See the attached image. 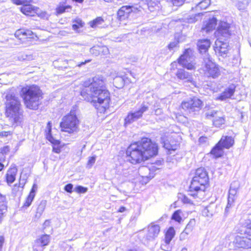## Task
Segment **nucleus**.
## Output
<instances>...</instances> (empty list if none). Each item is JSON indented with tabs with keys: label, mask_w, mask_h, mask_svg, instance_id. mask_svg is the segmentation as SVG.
I'll return each instance as SVG.
<instances>
[{
	"label": "nucleus",
	"mask_w": 251,
	"mask_h": 251,
	"mask_svg": "<svg viewBox=\"0 0 251 251\" xmlns=\"http://www.w3.org/2000/svg\"><path fill=\"white\" fill-rule=\"evenodd\" d=\"M208 182V176L205 170L203 168L197 169L189 187V195L195 199H202Z\"/></svg>",
	"instance_id": "7ed1b4c3"
},
{
	"label": "nucleus",
	"mask_w": 251,
	"mask_h": 251,
	"mask_svg": "<svg viewBox=\"0 0 251 251\" xmlns=\"http://www.w3.org/2000/svg\"><path fill=\"white\" fill-rule=\"evenodd\" d=\"M140 11L137 7L133 6H123L117 12V18L119 20L122 21L128 18L130 13H136Z\"/></svg>",
	"instance_id": "4468645a"
},
{
	"label": "nucleus",
	"mask_w": 251,
	"mask_h": 251,
	"mask_svg": "<svg viewBox=\"0 0 251 251\" xmlns=\"http://www.w3.org/2000/svg\"><path fill=\"white\" fill-rule=\"evenodd\" d=\"M239 187L240 184L238 181H234L231 183L228 192L229 198L234 200L236 199L237 198V191Z\"/></svg>",
	"instance_id": "a878e982"
},
{
	"label": "nucleus",
	"mask_w": 251,
	"mask_h": 251,
	"mask_svg": "<svg viewBox=\"0 0 251 251\" xmlns=\"http://www.w3.org/2000/svg\"><path fill=\"white\" fill-rule=\"evenodd\" d=\"M75 190L78 193H85L87 191L88 189L81 186H77L75 188Z\"/></svg>",
	"instance_id": "3c124183"
},
{
	"label": "nucleus",
	"mask_w": 251,
	"mask_h": 251,
	"mask_svg": "<svg viewBox=\"0 0 251 251\" xmlns=\"http://www.w3.org/2000/svg\"><path fill=\"white\" fill-rule=\"evenodd\" d=\"M51 123L50 122H49L47 124L46 127V133L47 135V138L50 141V139L52 138L51 135Z\"/></svg>",
	"instance_id": "37998d69"
},
{
	"label": "nucleus",
	"mask_w": 251,
	"mask_h": 251,
	"mask_svg": "<svg viewBox=\"0 0 251 251\" xmlns=\"http://www.w3.org/2000/svg\"><path fill=\"white\" fill-rule=\"evenodd\" d=\"M50 241V237L49 235L44 234L37 239L35 241L34 245L33 247L34 251H43L42 247L47 246Z\"/></svg>",
	"instance_id": "dca6fc26"
},
{
	"label": "nucleus",
	"mask_w": 251,
	"mask_h": 251,
	"mask_svg": "<svg viewBox=\"0 0 251 251\" xmlns=\"http://www.w3.org/2000/svg\"><path fill=\"white\" fill-rule=\"evenodd\" d=\"M18 59L20 61L32 60L34 59V57L32 54H23L18 56Z\"/></svg>",
	"instance_id": "79ce46f5"
},
{
	"label": "nucleus",
	"mask_w": 251,
	"mask_h": 251,
	"mask_svg": "<svg viewBox=\"0 0 251 251\" xmlns=\"http://www.w3.org/2000/svg\"><path fill=\"white\" fill-rule=\"evenodd\" d=\"M35 14H37L38 16L42 18H47L48 16V14L46 12L41 11L40 10L39 12H38V13H35Z\"/></svg>",
	"instance_id": "0e129e2a"
},
{
	"label": "nucleus",
	"mask_w": 251,
	"mask_h": 251,
	"mask_svg": "<svg viewBox=\"0 0 251 251\" xmlns=\"http://www.w3.org/2000/svg\"><path fill=\"white\" fill-rule=\"evenodd\" d=\"M205 74L208 77L217 78L221 74L220 70L217 65L208 59L207 61L205 60Z\"/></svg>",
	"instance_id": "ddd939ff"
},
{
	"label": "nucleus",
	"mask_w": 251,
	"mask_h": 251,
	"mask_svg": "<svg viewBox=\"0 0 251 251\" xmlns=\"http://www.w3.org/2000/svg\"><path fill=\"white\" fill-rule=\"evenodd\" d=\"M52 151L55 153H59L61 151L60 148L59 147H53Z\"/></svg>",
	"instance_id": "774afa93"
},
{
	"label": "nucleus",
	"mask_w": 251,
	"mask_h": 251,
	"mask_svg": "<svg viewBox=\"0 0 251 251\" xmlns=\"http://www.w3.org/2000/svg\"><path fill=\"white\" fill-rule=\"evenodd\" d=\"M234 142V141L232 137L223 136L218 143L219 145L222 147L223 149H229L233 146Z\"/></svg>",
	"instance_id": "393cba45"
},
{
	"label": "nucleus",
	"mask_w": 251,
	"mask_h": 251,
	"mask_svg": "<svg viewBox=\"0 0 251 251\" xmlns=\"http://www.w3.org/2000/svg\"><path fill=\"white\" fill-rule=\"evenodd\" d=\"M202 15V13H199L195 15H189L186 18L185 21L188 23H195L198 20H201Z\"/></svg>",
	"instance_id": "72a5a7b5"
},
{
	"label": "nucleus",
	"mask_w": 251,
	"mask_h": 251,
	"mask_svg": "<svg viewBox=\"0 0 251 251\" xmlns=\"http://www.w3.org/2000/svg\"><path fill=\"white\" fill-rule=\"evenodd\" d=\"M159 105L157 102L153 105V110L156 115H160L163 113L162 109L159 108Z\"/></svg>",
	"instance_id": "49530a36"
},
{
	"label": "nucleus",
	"mask_w": 251,
	"mask_h": 251,
	"mask_svg": "<svg viewBox=\"0 0 251 251\" xmlns=\"http://www.w3.org/2000/svg\"><path fill=\"white\" fill-rule=\"evenodd\" d=\"M149 109L148 103L144 101L134 111L129 112L125 119V124L129 125L142 117L143 114Z\"/></svg>",
	"instance_id": "0eeeda50"
},
{
	"label": "nucleus",
	"mask_w": 251,
	"mask_h": 251,
	"mask_svg": "<svg viewBox=\"0 0 251 251\" xmlns=\"http://www.w3.org/2000/svg\"><path fill=\"white\" fill-rule=\"evenodd\" d=\"M11 135V132L10 131H1L0 132V137H7L8 135Z\"/></svg>",
	"instance_id": "e2e57ef3"
},
{
	"label": "nucleus",
	"mask_w": 251,
	"mask_h": 251,
	"mask_svg": "<svg viewBox=\"0 0 251 251\" xmlns=\"http://www.w3.org/2000/svg\"><path fill=\"white\" fill-rule=\"evenodd\" d=\"M153 168V167H152ZM150 168L147 166H142L139 168L138 172V176H140L142 177L147 179V181L153 178L154 176V173Z\"/></svg>",
	"instance_id": "6ab92c4d"
},
{
	"label": "nucleus",
	"mask_w": 251,
	"mask_h": 251,
	"mask_svg": "<svg viewBox=\"0 0 251 251\" xmlns=\"http://www.w3.org/2000/svg\"><path fill=\"white\" fill-rule=\"evenodd\" d=\"M40 9L30 4H26L21 7V11L25 15L34 16L35 13L39 12Z\"/></svg>",
	"instance_id": "412c9836"
},
{
	"label": "nucleus",
	"mask_w": 251,
	"mask_h": 251,
	"mask_svg": "<svg viewBox=\"0 0 251 251\" xmlns=\"http://www.w3.org/2000/svg\"><path fill=\"white\" fill-rule=\"evenodd\" d=\"M25 183H26L25 179L22 178L21 176L19 179V182L18 183V185H19L20 186V187H21L23 189Z\"/></svg>",
	"instance_id": "680f3d73"
},
{
	"label": "nucleus",
	"mask_w": 251,
	"mask_h": 251,
	"mask_svg": "<svg viewBox=\"0 0 251 251\" xmlns=\"http://www.w3.org/2000/svg\"><path fill=\"white\" fill-rule=\"evenodd\" d=\"M113 84L117 88H122L124 86L125 80L121 76H117L113 79Z\"/></svg>",
	"instance_id": "4c0bfd02"
},
{
	"label": "nucleus",
	"mask_w": 251,
	"mask_h": 251,
	"mask_svg": "<svg viewBox=\"0 0 251 251\" xmlns=\"http://www.w3.org/2000/svg\"><path fill=\"white\" fill-rule=\"evenodd\" d=\"M1 153L3 155L4 154H6L10 151V148L8 146H6L3 147L2 148L0 149Z\"/></svg>",
	"instance_id": "13d9d810"
},
{
	"label": "nucleus",
	"mask_w": 251,
	"mask_h": 251,
	"mask_svg": "<svg viewBox=\"0 0 251 251\" xmlns=\"http://www.w3.org/2000/svg\"><path fill=\"white\" fill-rule=\"evenodd\" d=\"M248 4L247 1H239L237 3V6L239 10L245 9Z\"/></svg>",
	"instance_id": "a18cd8bd"
},
{
	"label": "nucleus",
	"mask_w": 251,
	"mask_h": 251,
	"mask_svg": "<svg viewBox=\"0 0 251 251\" xmlns=\"http://www.w3.org/2000/svg\"><path fill=\"white\" fill-rule=\"evenodd\" d=\"M190 234L188 232L186 231L184 229V230L180 233L179 236V239L180 240H185L187 237L188 235Z\"/></svg>",
	"instance_id": "864d4df0"
},
{
	"label": "nucleus",
	"mask_w": 251,
	"mask_h": 251,
	"mask_svg": "<svg viewBox=\"0 0 251 251\" xmlns=\"http://www.w3.org/2000/svg\"><path fill=\"white\" fill-rule=\"evenodd\" d=\"M33 33L30 30L19 29L15 33L16 38L20 40L33 38Z\"/></svg>",
	"instance_id": "5701e85b"
},
{
	"label": "nucleus",
	"mask_w": 251,
	"mask_h": 251,
	"mask_svg": "<svg viewBox=\"0 0 251 251\" xmlns=\"http://www.w3.org/2000/svg\"><path fill=\"white\" fill-rule=\"evenodd\" d=\"M118 174L126 178L128 181L135 180L138 177V172L132 167H129L126 163L119 166Z\"/></svg>",
	"instance_id": "1a4fd4ad"
},
{
	"label": "nucleus",
	"mask_w": 251,
	"mask_h": 251,
	"mask_svg": "<svg viewBox=\"0 0 251 251\" xmlns=\"http://www.w3.org/2000/svg\"><path fill=\"white\" fill-rule=\"evenodd\" d=\"M193 53V51L190 49L185 50L183 54L178 59V63L188 70L195 69L196 63L194 62Z\"/></svg>",
	"instance_id": "6e6552de"
},
{
	"label": "nucleus",
	"mask_w": 251,
	"mask_h": 251,
	"mask_svg": "<svg viewBox=\"0 0 251 251\" xmlns=\"http://www.w3.org/2000/svg\"><path fill=\"white\" fill-rule=\"evenodd\" d=\"M103 77L96 76L83 83L81 96L84 100L93 103L100 113H104L109 107L110 94L105 88Z\"/></svg>",
	"instance_id": "f257e3e1"
},
{
	"label": "nucleus",
	"mask_w": 251,
	"mask_h": 251,
	"mask_svg": "<svg viewBox=\"0 0 251 251\" xmlns=\"http://www.w3.org/2000/svg\"><path fill=\"white\" fill-rule=\"evenodd\" d=\"M185 0H172V3L174 6H180L183 4Z\"/></svg>",
	"instance_id": "603ef678"
},
{
	"label": "nucleus",
	"mask_w": 251,
	"mask_h": 251,
	"mask_svg": "<svg viewBox=\"0 0 251 251\" xmlns=\"http://www.w3.org/2000/svg\"><path fill=\"white\" fill-rule=\"evenodd\" d=\"M158 146L150 139L144 138L140 141L131 144L126 154L128 160L132 164L140 163L157 154Z\"/></svg>",
	"instance_id": "f03ea898"
},
{
	"label": "nucleus",
	"mask_w": 251,
	"mask_h": 251,
	"mask_svg": "<svg viewBox=\"0 0 251 251\" xmlns=\"http://www.w3.org/2000/svg\"><path fill=\"white\" fill-rule=\"evenodd\" d=\"M244 233L246 234L251 236V222L245 227Z\"/></svg>",
	"instance_id": "4d7b16f0"
},
{
	"label": "nucleus",
	"mask_w": 251,
	"mask_h": 251,
	"mask_svg": "<svg viewBox=\"0 0 251 251\" xmlns=\"http://www.w3.org/2000/svg\"><path fill=\"white\" fill-rule=\"evenodd\" d=\"M13 3L17 4H26L29 3L31 0H11Z\"/></svg>",
	"instance_id": "de8ad7c7"
},
{
	"label": "nucleus",
	"mask_w": 251,
	"mask_h": 251,
	"mask_svg": "<svg viewBox=\"0 0 251 251\" xmlns=\"http://www.w3.org/2000/svg\"><path fill=\"white\" fill-rule=\"evenodd\" d=\"M50 220H46L43 225V229H45L47 227H49L50 226Z\"/></svg>",
	"instance_id": "69168bd1"
},
{
	"label": "nucleus",
	"mask_w": 251,
	"mask_h": 251,
	"mask_svg": "<svg viewBox=\"0 0 251 251\" xmlns=\"http://www.w3.org/2000/svg\"><path fill=\"white\" fill-rule=\"evenodd\" d=\"M37 185L36 184H34L32 186L30 193L27 198H26L25 203H24V206L28 207L31 204L35 196V193L37 190Z\"/></svg>",
	"instance_id": "c85d7f7f"
},
{
	"label": "nucleus",
	"mask_w": 251,
	"mask_h": 251,
	"mask_svg": "<svg viewBox=\"0 0 251 251\" xmlns=\"http://www.w3.org/2000/svg\"><path fill=\"white\" fill-rule=\"evenodd\" d=\"M228 44L223 41L222 38L217 39L215 42L214 50L218 55L224 56L228 51Z\"/></svg>",
	"instance_id": "2eb2a0df"
},
{
	"label": "nucleus",
	"mask_w": 251,
	"mask_h": 251,
	"mask_svg": "<svg viewBox=\"0 0 251 251\" xmlns=\"http://www.w3.org/2000/svg\"><path fill=\"white\" fill-rule=\"evenodd\" d=\"M170 242H166V241L164 240V242L161 245V249L165 251H171L172 250V247L170 245Z\"/></svg>",
	"instance_id": "c03bdc74"
},
{
	"label": "nucleus",
	"mask_w": 251,
	"mask_h": 251,
	"mask_svg": "<svg viewBox=\"0 0 251 251\" xmlns=\"http://www.w3.org/2000/svg\"><path fill=\"white\" fill-rule=\"evenodd\" d=\"M80 122L75 110H71L64 116L60 123L61 131L69 134H76L79 131Z\"/></svg>",
	"instance_id": "423d86ee"
},
{
	"label": "nucleus",
	"mask_w": 251,
	"mask_h": 251,
	"mask_svg": "<svg viewBox=\"0 0 251 251\" xmlns=\"http://www.w3.org/2000/svg\"><path fill=\"white\" fill-rule=\"evenodd\" d=\"M182 201L184 203L193 204L192 201L185 195L183 196L182 198Z\"/></svg>",
	"instance_id": "052dcab7"
},
{
	"label": "nucleus",
	"mask_w": 251,
	"mask_h": 251,
	"mask_svg": "<svg viewBox=\"0 0 251 251\" xmlns=\"http://www.w3.org/2000/svg\"><path fill=\"white\" fill-rule=\"evenodd\" d=\"M103 23L104 20L101 17H100L90 22L89 24L91 27L95 28L97 27H101V25Z\"/></svg>",
	"instance_id": "e433bc0d"
},
{
	"label": "nucleus",
	"mask_w": 251,
	"mask_h": 251,
	"mask_svg": "<svg viewBox=\"0 0 251 251\" xmlns=\"http://www.w3.org/2000/svg\"><path fill=\"white\" fill-rule=\"evenodd\" d=\"M238 247L249 249L251 248V239L247 237H239L236 239Z\"/></svg>",
	"instance_id": "bb28decb"
},
{
	"label": "nucleus",
	"mask_w": 251,
	"mask_h": 251,
	"mask_svg": "<svg viewBox=\"0 0 251 251\" xmlns=\"http://www.w3.org/2000/svg\"><path fill=\"white\" fill-rule=\"evenodd\" d=\"M22 96L26 107L30 109L35 110L40 104L42 99V91L36 85L26 86L21 90Z\"/></svg>",
	"instance_id": "20e7f679"
},
{
	"label": "nucleus",
	"mask_w": 251,
	"mask_h": 251,
	"mask_svg": "<svg viewBox=\"0 0 251 251\" xmlns=\"http://www.w3.org/2000/svg\"><path fill=\"white\" fill-rule=\"evenodd\" d=\"M202 102L199 98L193 97L182 102L181 107L185 110L193 112L199 110L202 106Z\"/></svg>",
	"instance_id": "9d476101"
},
{
	"label": "nucleus",
	"mask_w": 251,
	"mask_h": 251,
	"mask_svg": "<svg viewBox=\"0 0 251 251\" xmlns=\"http://www.w3.org/2000/svg\"><path fill=\"white\" fill-rule=\"evenodd\" d=\"M5 115L13 123H19L22 121V111L20 108L21 103L18 98L12 94L6 96Z\"/></svg>",
	"instance_id": "39448f33"
},
{
	"label": "nucleus",
	"mask_w": 251,
	"mask_h": 251,
	"mask_svg": "<svg viewBox=\"0 0 251 251\" xmlns=\"http://www.w3.org/2000/svg\"><path fill=\"white\" fill-rule=\"evenodd\" d=\"M210 4V0H202L198 3L195 7H192V10L195 9L196 10L205 9L207 8Z\"/></svg>",
	"instance_id": "473e14b6"
},
{
	"label": "nucleus",
	"mask_w": 251,
	"mask_h": 251,
	"mask_svg": "<svg viewBox=\"0 0 251 251\" xmlns=\"http://www.w3.org/2000/svg\"><path fill=\"white\" fill-rule=\"evenodd\" d=\"M160 231V226L157 225L151 224L148 226L146 230L141 231L139 235L143 234L145 241L153 240L158 235Z\"/></svg>",
	"instance_id": "9b49d317"
},
{
	"label": "nucleus",
	"mask_w": 251,
	"mask_h": 251,
	"mask_svg": "<svg viewBox=\"0 0 251 251\" xmlns=\"http://www.w3.org/2000/svg\"><path fill=\"white\" fill-rule=\"evenodd\" d=\"M210 153L216 158L220 157L224 153L223 149L222 147L219 145V144L217 143L212 149Z\"/></svg>",
	"instance_id": "2f4dec72"
},
{
	"label": "nucleus",
	"mask_w": 251,
	"mask_h": 251,
	"mask_svg": "<svg viewBox=\"0 0 251 251\" xmlns=\"http://www.w3.org/2000/svg\"><path fill=\"white\" fill-rule=\"evenodd\" d=\"M181 213V211L180 210H177L173 214L172 216V219L175 220L178 223H180L182 221V218L180 216V214Z\"/></svg>",
	"instance_id": "a19ab883"
},
{
	"label": "nucleus",
	"mask_w": 251,
	"mask_h": 251,
	"mask_svg": "<svg viewBox=\"0 0 251 251\" xmlns=\"http://www.w3.org/2000/svg\"><path fill=\"white\" fill-rule=\"evenodd\" d=\"M91 61V59L86 60L84 62H82L80 63H78L76 66L78 67H81L82 65L86 64L87 63H89Z\"/></svg>",
	"instance_id": "338daca9"
},
{
	"label": "nucleus",
	"mask_w": 251,
	"mask_h": 251,
	"mask_svg": "<svg viewBox=\"0 0 251 251\" xmlns=\"http://www.w3.org/2000/svg\"><path fill=\"white\" fill-rule=\"evenodd\" d=\"M96 156H92L89 158L87 164V167L88 168H91L92 166L94 164L96 161Z\"/></svg>",
	"instance_id": "09e8293b"
},
{
	"label": "nucleus",
	"mask_w": 251,
	"mask_h": 251,
	"mask_svg": "<svg viewBox=\"0 0 251 251\" xmlns=\"http://www.w3.org/2000/svg\"><path fill=\"white\" fill-rule=\"evenodd\" d=\"M176 231L174 227H169L165 234L164 241H166V242H171L172 239L174 237Z\"/></svg>",
	"instance_id": "f704fd0d"
},
{
	"label": "nucleus",
	"mask_w": 251,
	"mask_h": 251,
	"mask_svg": "<svg viewBox=\"0 0 251 251\" xmlns=\"http://www.w3.org/2000/svg\"><path fill=\"white\" fill-rule=\"evenodd\" d=\"M178 78L184 80L185 82H190L192 85L196 86V82L193 80L192 75L184 69H178L176 73Z\"/></svg>",
	"instance_id": "aec40b11"
},
{
	"label": "nucleus",
	"mask_w": 251,
	"mask_h": 251,
	"mask_svg": "<svg viewBox=\"0 0 251 251\" xmlns=\"http://www.w3.org/2000/svg\"><path fill=\"white\" fill-rule=\"evenodd\" d=\"M217 206L214 203H210L202 210V215L205 217H212L217 212Z\"/></svg>",
	"instance_id": "4be33fe9"
},
{
	"label": "nucleus",
	"mask_w": 251,
	"mask_h": 251,
	"mask_svg": "<svg viewBox=\"0 0 251 251\" xmlns=\"http://www.w3.org/2000/svg\"><path fill=\"white\" fill-rule=\"evenodd\" d=\"M73 188V185L69 183L65 185L64 187V190L68 193H72Z\"/></svg>",
	"instance_id": "bf43d9fd"
},
{
	"label": "nucleus",
	"mask_w": 251,
	"mask_h": 251,
	"mask_svg": "<svg viewBox=\"0 0 251 251\" xmlns=\"http://www.w3.org/2000/svg\"><path fill=\"white\" fill-rule=\"evenodd\" d=\"M23 189L18 185V183H16L13 186L12 190V194L14 196L20 197L22 194Z\"/></svg>",
	"instance_id": "58836bf2"
},
{
	"label": "nucleus",
	"mask_w": 251,
	"mask_h": 251,
	"mask_svg": "<svg viewBox=\"0 0 251 251\" xmlns=\"http://www.w3.org/2000/svg\"><path fill=\"white\" fill-rule=\"evenodd\" d=\"M46 205V201H42L39 205H38L37 209V212L35 214V217L39 219L41 215L42 214L43 212H44L45 207Z\"/></svg>",
	"instance_id": "c9c22d12"
},
{
	"label": "nucleus",
	"mask_w": 251,
	"mask_h": 251,
	"mask_svg": "<svg viewBox=\"0 0 251 251\" xmlns=\"http://www.w3.org/2000/svg\"><path fill=\"white\" fill-rule=\"evenodd\" d=\"M207 118H213V124L217 127H220L225 124V117L224 114L221 112L212 110L205 113Z\"/></svg>",
	"instance_id": "f8f14e48"
},
{
	"label": "nucleus",
	"mask_w": 251,
	"mask_h": 251,
	"mask_svg": "<svg viewBox=\"0 0 251 251\" xmlns=\"http://www.w3.org/2000/svg\"><path fill=\"white\" fill-rule=\"evenodd\" d=\"M229 28L230 25L228 23L221 22L215 34L219 38H221V37L227 38L230 35Z\"/></svg>",
	"instance_id": "f3484780"
},
{
	"label": "nucleus",
	"mask_w": 251,
	"mask_h": 251,
	"mask_svg": "<svg viewBox=\"0 0 251 251\" xmlns=\"http://www.w3.org/2000/svg\"><path fill=\"white\" fill-rule=\"evenodd\" d=\"M7 210L6 199L5 196L0 194V223L1 222L3 214Z\"/></svg>",
	"instance_id": "cd10ccee"
},
{
	"label": "nucleus",
	"mask_w": 251,
	"mask_h": 251,
	"mask_svg": "<svg viewBox=\"0 0 251 251\" xmlns=\"http://www.w3.org/2000/svg\"><path fill=\"white\" fill-rule=\"evenodd\" d=\"M179 41H174L173 42H171L168 46V49L171 50H173L175 47H176L177 44H178Z\"/></svg>",
	"instance_id": "6e6d98bb"
},
{
	"label": "nucleus",
	"mask_w": 251,
	"mask_h": 251,
	"mask_svg": "<svg viewBox=\"0 0 251 251\" xmlns=\"http://www.w3.org/2000/svg\"><path fill=\"white\" fill-rule=\"evenodd\" d=\"M234 201L235 200L233 199H231V198H228L227 204L225 209L226 212H227L228 211V209L233 205Z\"/></svg>",
	"instance_id": "5fc2aeb1"
},
{
	"label": "nucleus",
	"mask_w": 251,
	"mask_h": 251,
	"mask_svg": "<svg viewBox=\"0 0 251 251\" xmlns=\"http://www.w3.org/2000/svg\"><path fill=\"white\" fill-rule=\"evenodd\" d=\"M235 89L236 86L235 84H230L225 89V90L216 99L220 100H225L227 99L231 98L234 94Z\"/></svg>",
	"instance_id": "a211bd4d"
},
{
	"label": "nucleus",
	"mask_w": 251,
	"mask_h": 251,
	"mask_svg": "<svg viewBox=\"0 0 251 251\" xmlns=\"http://www.w3.org/2000/svg\"><path fill=\"white\" fill-rule=\"evenodd\" d=\"M196 225V221L194 219H191L186 225L184 230L189 233H191Z\"/></svg>",
	"instance_id": "ea45409f"
},
{
	"label": "nucleus",
	"mask_w": 251,
	"mask_h": 251,
	"mask_svg": "<svg viewBox=\"0 0 251 251\" xmlns=\"http://www.w3.org/2000/svg\"><path fill=\"white\" fill-rule=\"evenodd\" d=\"M17 173V169L15 166L11 167L8 169L6 174V180L8 185H10L15 180Z\"/></svg>",
	"instance_id": "b1692460"
},
{
	"label": "nucleus",
	"mask_w": 251,
	"mask_h": 251,
	"mask_svg": "<svg viewBox=\"0 0 251 251\" xmlns=\"http://www.w3.org/2000/svg\"><path fill=\"white\" fill-rule=\"evenodd\" d=\"M197 46L201 52H205L210 47V40L208 39L199 40L198 42Z\"/></svg>",
	"instance_id": "7c9ffc66"
},
{
	"label": "nucleus",
	"mask_w": 251,
	"mask_h": 251,
	"mask_svg": "<svg viewBox=\"0 0 251 251\" xmlns=\"http://www.w3.org/2000/svg\"><path fill=\"white\" fill-rule=\"evenodd\" d=\"M217 19L214 17L210 19L204 25V26L202 28V29L205 31L206 32L214 29L217 25Z\"/></svg>",
	"instance_id": "c756f323"
},
{
	"label": "nucleus",
	"mask_w": 251,
	"mask_h": 251,
	"mask_svg": "<svg viewBox=\"0 0 251 251\" xmlns=\"http://www.w3.org/2000/svg\"><path fill=\"white\" fill-rule=\"evenodd\" d=\"M69 6H65L63 5H60L58 7H57L56 9V13L58 14H60L64 12L66 10V9L68 8H69Z\"/></svg>",
	"instance_id": "8fccbe9b"
}]
</instances>
